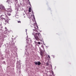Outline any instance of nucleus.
Returning <instances> with one entry per match:
<instances>
[{
    "mask_svg": "<svg viewBox=\"0 0 76 76\" xmlns=\"http://www.w3.org/2000/svg\"><path fill=\"white\" fill-rule=\"evenodd\" d=\"M34 28L35 29H33V31H35L36 32H38V31L36 29L37 28H36V27H34Z\"/></svg>",
    "mask_w": 76,
    "mask_h": 76,
    "instance_id": "obj_6",
    "label": "nucleus"
},
{
    "mask_svg": "<svg viewBox=\"0 0 76 76\" xmlns=\"http://www.w3.org/2000/svg\"><path fill=\"white\" fill-rule=\"evenodd\" d=\"M30 4H31V3H30Z\"/></svg>",
    "mask_w": 76,
    "mask_h": 76,
    "instance_id": "obj_17",
    "label": "nucleus"
},
{
    "mask_svg": "<svg viewBox=\"0 0 76 76\" xmlns=\"http://www.w3.org/2000/svg\"><path fill=\"white\" fill-rule=\"evenodd\" d=\"M8 17L7 15H5L4 17H3L2 18V19L4 20H5V22L6 23H8Z\"/></svg>",
    "mask_w": 76,
    "mask_h": 76,
    "instance_id": "obj_2",
    "label": "nucleus"
},
{
    "mask_svg": "<svg viewBox=\"0 0 76 76\" xmlns=\"http://www.w3.org/2000/svg\"><path fill=\"white\" fill-rule=\"evenodd\" d=\"M46 64L47 66H48V65H49V64H48V63H47Z\"/></svg>",
    "mask_w": 76,
    "mask_h": 76,
    "instance_id": "obj_14",
    "label": "nucleus"
},
{
    "mask_svg": "<svg viewBox=\"0 0 76 76\" xmlns=\"http://www.w3.org/2000/svg\"><path fill=\"white\" fill-rule=\"evenodd\" d=\"M2 16H4V15H2Z\"/></svg>",
    "mask_w": 76,
    "mask_h": 76,
    "instance_id": "obj_16",
    "label": "nucleus"
},
{
    "mask_svg": "<svg viewBox=\"0 0 76 76\" xmlns=\"http://www.w3.org/2000/svg\"><path fill=\"white\" fill-rule=\"evenodd\" d=\"M48 58H50V55H48Z\"/></svg>",
    "mask_w": 76,
    "mask_h": 76,
    "instance_id": "obj_13",
    "label": "nucleus"
},
{
    "mask_svg": "<svg viewBox=\"0 0 76 76\" xmlns=\"http://www.w3.org/2000/svg\"><path fill=\"white\" fill-rule=\"evenodd\" d=\"M8 16H10V15H11V14H8Z\"/></svg>",
    "mask_w": 76,
    "mask_h": 76,
    "instance_id": "obj_12",
    "label": "nucleus"
},
{
    "mask_svg": "<svg viewBox=\"0 0 76 76\" xmlns=\"http://www.w3.org/2000/svg\"><path fill=\"white\" fill-rule=\"evenodd\" d=\"M10 0H7V3H8L9 4L10 3Z\"/></svg>",
    "mask_w": 76,
    "mask_h": 76,
    "instance_id": "obj_9",
    "label": "nucleus"
},
{
    "mask_svg": "<svg viewBox=\"0 0 76 76\" xmlns=\"http://www.w3.org/2000/svg\"><path fill=\"white\" fill-rule=\"evenodd\" d=\"M35 43V44H39V45H41V42H37L35 41L34 42Z\"/></svg>",
    "mask_w": 76,
    "mask_h": 76,
    "instance_id": "obj_7",
    "label": "nucleus"
},
{
    "mask_svg": "<svg viewBox=\"0 0 76 76\" xmlns=\"http://www.w3.org/2000/svg\"><path fill=\"white\" fill-rule=\"evenodd\" d=\"M36 26L37 28V29H38V25H36Z\"/></svg>",
    "mask_w": 76,
    "mask_h": 76,
    "instance_id": "obj_10",
    "label": "nucleus"
},
{
    "mask_svg": "<svg viewBox=\"0 0 76 76\" xmlns=\"http://www.w3.org/2000/svg\"><path fill=\"white\" fill-rule=\"evenodd\" d=\"M32 34L34 35V34H33V33H32Z\"/></svg>",
    "mask_w": 76,
    "mask_h": 76,
    "instance_id": "obj_15",
    "label": "nucleus"
},
{
    "mask_svg": "<svg viewBox=\"0 0 76 76\" xmlns=\"http://www.w3.org/2000/svg\"><path fill=\"white\" fill-rule=\"evenodd\" d=\"M29 10H28L29 12H31V7H30L29 8Z\"/></svg>",
    "mask_w": 76,
    "mask_h": 76,
    "instance_id": "obj_8",
    "label": "nucleus"
},
{
    "mask_svg": "<svg viewBox=\"0 0 76 76\" xmlns=\"http://www.w3.org/2000/svg\"><path fill=\"white\" fill-rule=\"evenodd\" d=\"M40 55L42 57H43L44 56V52L42 51L41 52Z\"/></svg>",
    "mask_w": 76,
    "mask_h": 76,
    "instance_id": "obj_5",
    "label": "nucleus"
},
{
    "mask_svg": "<svg viewBox=\"0 0 76 76\" xmlns=\"http://www.w3.org/2000/svg\"><path fill=\"white\" fill-rule=\"evenodd\" d=\"M34 37L36 40L38 41H40V39H41V34L39 33H36L34 35Z\"/></svg>",
    "mask_w": 76,
    "mask_h": 76,
    "instance_id": "obj_1",
    "label": "nucleus"
},
{
    "mask_svg": "<svg viewBox=\"0 0 76 76\" xmlns=\"http://www.w3.org/2000/svg\"><path fill=\"white\" fill-rule=\"evenodd\" d=\"M34 64L36 65H38V66H39V65H40V64H41V62H40V61H39L38 62L35 61L34 62Z\"/></svg>",
    "mask_w": 76,
    "mask_h": 76,
    "instance_id": "obj_4",
    "label": "nucleus"
},
{
    "mask_svg": "<svg viewBox=\"0 0 76 76\" xmlns=\"http://www.w3.org/2000/svg\"><path fill=\"white\" fill-rule=\"evenodd\" d=\"M0 9L1 10L4 11V12H6V9H4V6L2 5L0 6Z\"/></svg>",
    "mask_w": 76,
    "mask_h": 76,
    "instance_id": "obj_3",
    "label": "nucleus"
},
{
    "mask_svg": "<svg viewBox=\"0 0 76 76\" xmlns=\"http://www.w3.org/2000/svg\"><path fill=\"white\" fill-rule=\"evenodd\" d=\"M18 23H21V22L20 21H18Z\"/></svg>",
    "mask_w": 76,
    "mask_h": 76,
    "instance_id": "obj_11",
    "label": "nucleus"
}]
</instances>
